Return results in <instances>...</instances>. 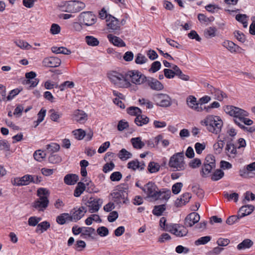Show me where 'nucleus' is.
<instances>
[{
	"mask_svg": "<svg viewBox=\"0 0 255 255\" xmlns=\"http://www.w3.org/2000/svg\"><path fill=\"white\" fill-rule=\"evenodd\" d=\"M202 125L206 127L207 130L215 134L219 133L223 126V122L218 116L210 115L201 122Z\"/></svg>",
	"mask_w": 255,
	"mask_h": 255,
	"instance_id": "obj_1",
	"label": "nucleus"
},
{
	"mask_svg": "<svg viewBox=\"0 0 255 255\" xmlns=\"http://www.w3.org/2000/svg\"><path fill=\"white\" fill-rule=\"evenodd\" d=\"M37 195L38 198L33 202L32 206L38 211H44L48 207L49 201V191L44 188H40L37 191Z\"/></svg>",
	"mask_w": 255,
	"mask_h": 255,
	"instance_id": "obj_2",
	"label": "nucleus"
},
{
	"mask_svg": "<svg viewBox=\"0 0 255 255\" xmlns=\"http://www.w3.org/2000/svg\"><path fill=\"white\" fill-rule=\"evenodd\" d=\"M85 4L78 0L65 1L59 5L60 9L69 13L78 12L85 8Z\"/></svg>",
	"mask_w": 255,
	"mask_h": 255,
	"instance_id": "obj_3",
	"label": "nucleus"
},
{
	"mask_svg": "<svg viewBox=\"0 0 255 255\" xmlns=\"http://www.w3.org/2000/svg\"><path fill=\"white\" fill-rule=\"evenodd\" d=\"M127 197V189L123 187H118L113 192V209L125 204Z\"/></svg>",
	"mask_w": 255,
	"mask_h": 255,
	"instance_id": "obj_4",
	"label": "nucleus"
},
{
	"mask_svg": "<svg viewBox=\"0 0 255 255\" xmlns=\"http://www.w3.org/2000/svg\"><path fill=\"white\" fill-rule=\"evenodd\" d=\"M184 159L183 152L176 153L170 157L168 165L169 167L175 169L176 170L183 171L186 167Z\"/></svg>",
	"mask_w": 255,
	"mask_h": 255,
	"instance_id": "obj_5",
	"label": "nucleus"
},
{
	"mask_svg": "<svg viewBox=\"0 0 255 255\" xmlns=\"http://www.w3.org/2000/svg\"><path fill=\"white\" fill-rule=\"evenodd\" d=\"M224 111L227 114L234 117L236 124L240 122L244 116H248V113L247 111L233 106H227Z\"/></svg>",
	"mask_w": 255,
	"mask_h": 255,
	"instance_id": "obj_6",
	"label": "nucleus"
},
{
	"mask_svg": "<svg viewBox=\"0 0 255 255\" xmlns=\"http://www.w3.org/2000/svg\"><path fill=\"white\" fill-rule=\"evenodd\" d=\"M141 189L147 197L151 198L155 200H158L159 190L154 182H148L141 188Z\"/></svg>",
	"mask_w": 255,
	"mask_h": 255,
	"instance_id": "obj_7",
	"label": "nucleus"
},
{
	"mask_svg": "<svg viewBox=\"0 0 255 255\" xmlns=\"http://www.w3.org/2000/svg\"><path fill=\"white\" fill-rule=\"evenodd\" d=\"M78 21L84 26H89L94 24L97 20L96 16L91 11H84L78 16Z\"/></svg>",
	"mask_w": 255,
	"mask_h": 255,
	"instance_id": "obj_8",
	"label": "nucleus"
},
{
	"mask_svg": "<svg viewBox=\"0 0 255 255\" xmlns=\"http://www.w3.org/2000/svg\"><path fill=\"white\" fill-rule=\"evenodd\" d=\"M113 84L119 87L128 86L129 83L128 81L127 74L124 75L120 73L113 71Z\"/></svg>",
	"mask_w": 255,
	"mask_h": 255,
	"instance_id": "obj_9",
	"label": "nucleus"
},
{
	"mask_svg": "<svg viewBox=\"0 0 255 255\" xmlns=\"http://www.w3.org/2000/svg\"><path fill=\"white\" fill-rule=\"evenodd\" d=\"M127 77L128 81L130 80L132 83L138 85L143 83L146 79V77L137 71H129L127 73Z\"/></svg>",
	"mask_w": 255,
	"mask_h": 255,
	"instance_id": "obj_10",
	"label": "nucleus"
},
{
	"mask_svg": "<svg viewBox=\"0 0 255 255\" xmlns=\"http://www.w3.org/2000/svg\"><path fill=\"white\" fill-rule=\"evenodd\" d=\"M153 100L157 106L167 107L171 105L170 97L165 94H157L153 96Z\"/></svg>",
	"mask_w": 255,
	"mask_h": 255,
	"instance_id": "obj_11",
	"label": "nucleus"
},
{
	"mask_svg": "<svg viewBox=\"0 0 255 255\" xmlns=\"http://www.w3.org/2000/svg\"><path fill=\"white\" fill-rule=\"evenodd\" d=\"M103 204V200L98 198L90 197L86 202L85 205L89 208V211L91 213L99 211Z\"/></svg>",
	"mask_w": 255,
	"mask_h": 255,
	"instance_id": "obj_12",
	"label": "nucleus"
},
{
	"mask_svg": "<svg viewBox=\"0 0 255 255\" xmlns=\"http://www.w3.org/2000/svg\"><path fill=\"white\" fill-rule=\"evenodd\" d=\"M72 133L75 138L78 140H81L85 137V140L87 141L90 140L93 136V132L92 131L90 130L86 132L81 128L73 130L72 131Z\"/></svg>",
	"mask_w": 255,
	"mask_h": 255,
	"instance_id": "obj_13",
	"label": "nucleus"
},
{
	"mask_svg": "<svg viewBox=\"0 0 255 255\" xmlns=\"http://www.w3.org/2000/svg\"><path fill=\"white\" fill-rule=\"evenodd\" d=\"M144 82H146L148 86L153 90L160 91L163 89V84L157 79L152 77H146Z\"/></svg>",
	"mask_w": 255,
	"mask_h": 255,
	"instance_id": "obj_14",
	"label": "nucleus"
},
{
	"mask_svg": "<svg viewBox=\"0 0 255 255\" xmlns=\"http://www.w3.org/2000/svg\"><path fill=\"white\" fill-rule=\"evenodd\" d=\"M86 212V208L83 206L78 208H74L73 211H72L71 216H70V218L71 219V220L76 222L81 219L84 216Z\"/></svg>",
	"mask_w": 255,
	"mask_h": 255,
	"instance_id": "obj_15",
	"label": "nucleus"
},
{
	"mask_svg": "<svg viewBox=\"0 0 255 255\" xmlns=\"http://www.w3.org/2000/svg\"><path fill=\"white\" fill-rule=\"evenodd\" d=\"M200 220L199 215L196 212H192L187 216L185 219L184 224L187 227H192Z\"/></svg>",
	"mask_w": 255,
	"mask_h": 255,
	"instance_id": "obj_16",
	"label": "nucleus"
},
{
	"mask_svg": "<svg viewBox=\"0 0 255 255\" xmlns=\"http://www.w3.org/2000/svg\"><path fill=\"white\" fill-rule=\"evenodd\" d=\"M61 61L57 57H50L45 58L43 60V64L45 66L49 67H57L60 65Z\"/></svg>",
	"mask_w": 255,
	"mask_h": 255,
	"instance_id": "obj_17",
	"label": "nucleus"
},
{
	"mask_svg": "<svg viewBox=\"0 0 255 255\" xmlns=\"http://www.w3.org/2000/svg\"><path fill=\"white\" fill-rule=\"evenodd\" d=\"M207 87L210 93L214 96L215 99L222 101L224 98L227 97L226 94L219 89H216L209 84H208Z\"/></svg>",
	"mask_w": 255,
	"mask_h": 255,
	"instance_id": "obj_18",
	"label": "nucleus"
},
{
	"mask_svg": "<svg viewBox=\"0 0 255 255\" xmlns=\"http://www.w3.org/2000/svg\"><path fill=\"white\" fill-rule=\"evenodd\" d=\"M145 164L143 161L139 162L138 160H133L128 163L127 167L128 169L135 171L136 169L143 170L144 169Z\"/></svg>",
	"mask_w": 255,
	"mask_h": 255,
	"instance_id": "obj_19",
	"label": "nucleus"
},
{
	"mask_svg": "<svg viewBox=\"0 0 255 255\" xmlns=\"http://www.w3.org/2000/svg\"><path fill=\"white\" fill-rule=\"evenodd\" d=\"M255 210L254 206L252 205H246L242 206L239 210L238 213L240 218L250 215Z\"/></svg>",
	"mask_w": 255,
	"mask_h": 255,
	"instance_id": "obj_20",
	"label": "nucleus"
},
{
	"mask_svg": "<svg viewBox=\"0 0 255 255\" xmlns=\"http://www.w3.org/2000/svg\"><path fill=\"white\" fill-rule=\"evenodd\" d=\"M126 23V20L122 18L118 19L113 16V33L114 34H119L121 30V27L124 25Z\"/></svg>",
	"mask_w": 255,
	"mask_h": 255,
	"instance_id": "obj_21",
	"label": "nucleus"
},
{
	"mask_svg": "<svg viewBox=\"0 0 255 255\" xmlns=\"http://www.w3.org/2000/svg\"><path fill=\"white\" fill-rule=\"evenodd\" d=\"M74 120L81 124L84 123L88 119V116L84 111L77 110L74 112Z\"/></svg>",
	"mask_w": 255,
	"mask_h": 255,
	"instance_id": "obj_22",
	"label": "nucleus"
},
{
	"mask_svg": "<svg viewBox=\"0 0 255 255\" xmlns=\"http://www.w3.org/2000/svg\"><path fill=\"white\" fill-rule=\"evenodd\" d=\"M253 171H255V161L248 164L243 169H241L240 170V175L243 177L247 178Z\"/></svg>",
	"mask_w": 255,
	"mask_h": 255,
	"instance_id": "obj_23",
	"label": "nucleus"
},
{
	"mask_svg": "<svg viewBox=\"0 0 255 255\" xmlns=\"http://www.w3.org/2000/svg\"><path fill=\"white\" fill-rule=\"evenodd\" d=\"M173 231V234L179 237L185 236L188 233L186 228L179 224H175V227Z\"/></svg>",
	"mask_w": 255,
	"mask_h": 255,
	"instance_id": "obj_24",
	"label": "nucleus"
},
{
	"mask_svg": "<svg viewBox=\"0 0 255 255\" xmlns=\"http://www.w3.org/2000/svg\"><path fill=\"white\" fill-rule=\"evenodd\" d=\"M191 198V195L189 193H185L175 201V205L177 207L184 205L189 201Z\"/></svg>",
	"mask_w": 255,
	"mask_h": 255,
	"instance_id": "obj_25",
	"label": "nucleus"
},
{
	"mask_svg": "<svg viewBox=\"0 0 255 255\" xmlns=\"http://www.w3.org/2000/svg\"><path fill=\"white\" fill-rule=\"evenodd\" d=\"M78 180V176L75 174H68L64 178V183L68 185H74Z\"/></svg>",
	"mask_w": 255,
	"mask_h": 255,
	"instance_id": "obj_26",
	"label": "nucleus"
},
{
	"mask_svg": "<svg viewBox=\"0 0 255 255\" xmlns=\"http://www.w3.org/2000/svg\"><path fill=\"white\" fill-rule=\"evenodd\" d=\"M118 157L123 161L132 158V154L125 148L122 149L118 154Z\"/></svg>",
	"mask_w": 255,
	"mask_h": 255,
	"instance_id": "obj_27",
	"label": "nucleus"
},
{
	"mask_svg": "<svg viewBox=\"0 0 255 255\" xmlns=\"http://www.w3.org/2000/svg\"><path fill=\"white\" fill-rule=\"evenodd\" d=\"M149 122V118L145 115L139 114L134 119V123L138 126H142Z\"/></svg>",
	"mask_w": 255,
	"mask_h": 255,
	"instance_id": "obj_28",
	"label": "nucleus"
},
{
	"mask_svg": "<svg viewBox=\"0 0 255 255\" xmlns=\"http://www.w3.org/2000/svg\"><path fill=\"white\" fill-rule=\"evenodd\" d=\"M52 52L56 54H63L65 55H69L71 53L70 50L65 47H56L53 46L51 47Z\"/></svg>",
	"mask_w": 255,
	"mask_h": 255,
	"instance_id": "obj_29",
	"label": "nucleus"
},
{
	"mask_svg": "<svg viewBox=\"0 0 255 255\" xmlns=\"http://www.w3.org/2000/svg\"><path fill=\"white\" fill-rule=\"evenodd\" d=\"M85 184L82 182L78 183L77 186L74 190V195L75 197H79L85 190Z\"/></svg>",
	"mask_w": 255,
	"mask_h": 255,
	"instance_id": "obj_30",
	"label": "nucleus"
},
{
	"mask_svg": "<svg viewBox=\"0 0 255 255\" xmlns=\"http://www.w3.org/2000/svg\"><path fill=\"white\" fill-rule=\"evenodd\" d=\"M226 150L227 154H236L237 152V148H240L245 147L246 144H239L237 147L236 144H226Z\"/></svg>",
	"mask_w": 255,
	"mask_h": 255,
	"instance_id": "obj_31",
	"label": "nucleus"
},
{
	"mask_svg": "<svg viewBox=\"0 0 255 255\" xmlns=\"http://www.w3.org/2000/svg\"><path fill=\"white\" fill-rule=\"evenodd\" d=\"M253 245V242L250 239H245L237 246L239 250H244L251 248Z\"/></svg>",
	"mask_w": 255,
	"mask_h": 255,
	"instance_id": "obj_32",
	"label": "nucleus"
},
{
	"mask_svg": "<svg viewBox=\"0 0 255 255\" xmlns=\"http://www.w3.org/2000/svg\"><path fill=\"white\" fill-rule=\"evenodd\" d=\"M165 209L166 206L165 204L155 206L152 213L154 215L160 216L162 214Z\"/></svg>",
	"mask_w": 255,
	"mask_h": 255,
	"instance_id": "obj_33",
	"label": "nucleus"
},
{
	"mask_svg": "<svg viewBox=\"0 0 255 255\" xmlns=\"http://www.w3.org/2000/svg\"><path fill=\"white\" fill-rule=\"evenodd\" d=\"M85 41L87 44L91 46H96L99 44L98 39L93 36H86Z\"/></svg>",
	"mask_w": 255,
	"mask_h": 255,
	"instance_id": "obj_34",
	"label": "nucleus"
},
{
	"mask_svg": "<svg viewBox=\"0 0 255 255\" xmlns=\"http://www.w3.org/2000/svg\"><path fill=\"white\" fill-rule=\"evenodd\" d=\"M160 165L153 161L150 162L148 164L147 169L148 171L151 173H156L158 172L160 169Z\"/></svg>",
	"mask_w": 255,
	"mask_h": 255,
	"instance_id": "obj_35",
	"label": "nucleus"
},
{
	"mask_svg": "<svg viewBox=\"0 0 255 255\" xmlns=\"http://www.w3.org/2000/svg\"><path fill=\"white\" fill-rule=\"evenodd\" d=\"M215 168V166H213L208 163H204L202 168L201 174L203 177L206 176L208 174L211 173L212 170Z\"/></svg>",
	"mask_w": 255,
	"mask_h": 255,
	"instance_id": "obj_36",
	"label": "nucleus"
},
{
	"mask_svg": "<svg viewBox=\"0 0 255 255\" xmlns=\"http://www.w3.org/2000/svg\"><path fill=\"white\" fill-rule=\"evenodd\" d=\"M186 102L188 106L191 109L195 110V108L198 106L196 98L193 96H189L186 99Z\"/></svg>",
	"mask_w": 255,
	"mask_h": 255,
	"instance_id": "obj_37",
	"label": "nucleus"
},
{
	"mask_svg": "<svg viewBox=\"0 0 255 255\" xmlns=\"http://www.w3.org/2000/svg\"><path fill=\"white\" fill-rule=\"evenodd\" d=\"M49 227L50 224L49 222L47 221L42 222L37 225L36 232L38 233L40 232V233H43L46 231Z\"/></svg>",
	"mask_w": 255,
	"mask_h": 255,
	"instance_id": "obj_38",
	"label": "nucleus"
},
{
	"mask_svg": "<svg viewBox=\"0 0 255 255\" xmlns=\"http://www.w3.org/2000/svg\"><path fill=\"white\" fill-rule=\"evenodd\" d=\"M74 85L75 84L74 82L72 81H67L63 82L60 85H58L57 84L56 85L55 88H58L60 89V91H63L66 88H68L70 89L73 88L74 87Z\"/></svg>",
	"mask_w": 255,
	"mask_h": 255,
	"instance_id": "obj_39",
	"label": "nucleus"
},
{
	"mask_svg": "<svg viewBox=\"0 0 255 255\" xmlns=\"http://www.w3.org/2000/svg\"><path fill=\"white\" fill-rule=\"evenodd\" d=\"M217 29L215 27H210L204 31V34L206 38H211L216 35Z\"/></svg>",
	"mask_w": 255,
	"mask_h": 255,
	"instance_id": "obj_40",
	"label": "nucleus"
},
{
	"mask_svg": "<svg viewBox=\"0 0 255 255\" xmlns=\"http://www.w3.org/2000/svg\"><path fill=\"white\" fill-rule=\"evenodd\" d=\"M70 216L68 213H63L57 217L56 221L60 225H63L66 220L70 219Z\"/></svg>",
	"mask_w": 255,
	"mask_h": 255,
	"instance_id": "obj_41",
	"label": "nucleus"
},
{
	"mask_svg": "<svg viewBox=\"0 0 255 255\" xmlns=\"http://www.w3.org/2000/svg\"><path fill=\"white\" fill-rule=\"evenodd\" d=\"M160 142H161L163 144L169 143L168 140L163 139V136L162 135H157V136L155 137L152 140L148 141L147 143H159Z\"/></svg>",
	"mask_w": 255,
	"mask_h": 255,
	"instance_id": "obj_42",
	"label": "nucleus"
},
{
	"mask_svg": "<svg viewBox=\"0 0 255 255\" xmlns=\"http://www.w3.org/2000/svg\"><path fill=\"white\" fill-rule=\"evenodd\" d=\"M113 45L119 47H125L126 45L125 42L121 38L113 35Z\"/></svg>",
	"mask_w": 255,
	"mask_h": 255,
	"instance_id": "obj_43",
	"label": "nucleus"
},
{
	"mask_svg": "<svg viewBox=\"0 0 255 255\" xmlns=\"http://www.w3.org/2000/svg\"><path fill=\"white\" fill-rule=\"evenodd\" d=\"M246 116H244L243 118L241 119V121L240 122L237 123L236 124L238 125L241 128H245L246 127L244 125H246L248 126H250L253 124V122L252 120L246 118Z\"/></svg>",
	"mask_w": 255,
	"mask_h": 255,
	"instance_id": "obj_44",
	"label": "nucleus"
},
{
	"mask_svg": "<svg viewBox=\"0 0 255 255\" xmlns=\"http://www.w3.org/2000/svg\"><path fill=\"white\" fill-rule=\"evenodd\" d=\"M127 112L129 115L135 116L136 117L137 116L141 114V110L136 107H130L127 109Z\"/></svg>",
	"mask_w": 255,
	"mask_h": 255,
	"instance_id": "obj_45",
	"label": "nucleus"
},
{
	"mask_svg": "<svg viewBox=\"0 0 255 255\" xmlns=\"http://www.w3.org/2000/svg\"><path fill=\"white\" fill-rule=\"evenodd\" d=\"M222 45L231 52L233 53L236 44L232 41L226 40L222 43Z\"/></svg>",
	"mask_w": 255,
	"mask_h": 255,
	"instance_id": "obj_46",
	"label": "nucleus"
},
{
	"mask_svg": "<svg viewBox=\"0 0 255 255\" xmlns=\"http://www.w3.org/2000/svg\"><path fill=\"white\" fill-rule=\"evenodd\" d=\"M60 148L59 144H47L45 151L48 153L57 152Z\"/></svg>",
	"mask_w": 255,
	"mask_h": 255,
	"instance_id": "obj_47",
	"label": "nucleus"
},
{
	"mask_svg": "<svg viewBox=\"0 0 255 255\" xmlns=\"http://www.w3.org/2000/svg\"><path fill=\"white\" fill-rule=\"evenodd\" d=\"M224 175V172L221 169L216 170L211 176L213 181H218L221 179Z\"/></svg>",
	"mask_w": 255,
	"mask_h": 255,
	"instance_id": "obj_48",
	"label": "nucleus"
},
{
	"mask_svg": "<svg viewBox=\"0 0 255 255\" xmlns=\"http://www.w3.org/2000/svg\"><path fill=\"white\" fill-rule=\"evenodd\" d=\"M46 151L41 150H36L33 154V157L35 160L41 161L46 156Z\"/></svg>",
	"mask_w": 255,
	"mask_h": 255,
	"instance_id": "obj_49",
	"label": "nucleus"
},
{
	"mask_svg": "<svg viewBox=\"0 0 255 255\" xmlns=\"http://www.w3.org/2000/svg\"><path fill=\"white\" fill-rule=\"evenodd\" d=\"M211 239L210 236H204L199 238L195 242V244L196 246H199L201 245H205L208 243Z\"/></svg>",
	"mask_w": 255,
	"mask_h": 255,
	"instance_id": "obj_50",
	"label": "nucleus"
},
{
	"mask_svg": "<svg viewBox=\"0 0 255 255\" xmlns=\"http://www.w3.org/2000/svg\"><path fill=\"white\" fill-rule=\"evenodd\" d=\"M158 195V199H160L162 200H164L167 201L170 197L171 192L169 190H168L167 191H161L159 190V193Z\"/></svg>",
	"mask_w": 255,
	"mask_h": 255,
	"instance_id": "obj_51",
	"label": "nucleus"
},
{
	"mask_svg": "<svg viewBox=\"0 0 255 255\" xmlns=\"http://www.w3.org/2000/svg\"><path fill=\"white\" fill-rule=\"evenodd\" d=\"M46 110L44 109H41L38 114V119L35 122L36 124L35 125V127H37L41 122H42L46 115Z\"/></svg>",
	"mask_w": 255,
	"mask_h": 255,
	"instance_id": "obj_52",
	"label": "nucleus"
},
{
	"mask_svg": "<svg viewBox=\"0 0 255 255\" xmlns=\"http://www.w3.org/2000/svg\"><path fill=\"white\" fill-rule=\"evenodd\" d=\"M241 219L239 216V213L237 215H232L230 216L226 221V223L229 225H232Z\"/></svg>",
	"mask_w": 255,
	"mask_h": 255,
	"instance_id": "obj_53",
	"label": "nucleus"
},
{
	"mask_svg": "<svg viewBox=\"0 0 255 255\" xmlns=\"http://www.w3.org/2000/svg\"><path fill=\"white\" fill-rule=\"evenodd\" d=\"M147 59L141 53H138L135 59V62L137 64H142L146 62Z\"/></svg>",
	"mask_w": 255,
	"mask_h": 255,
	"instance_id": "obj_54",
	"label": "nucleus"
},
{
	"mask_svg": "<svg viewBox=\"0 0 255 255\" xmlns=\"http://www.w3.org/2000/svg\"><path fill=\"white\" fill-rule=\"evenodd\" d=\"M161 68V63L159 61H156L153 62L151 65L149 71L152 73H155L158 71Z\"/></svg>",
	"mask_w": 255,
	"mask_h": 255,
	"instance_id": "obj_55",
	"label": "nucleus"
},
{
	"mask_svg": "<svg viewBox=\"0 0 255 255\" xmlns=\"http://www.w3.org/2000/svg\"><path fill=\"white\" fill-rule=\"evenodd\" d=\"M183 187V184L181 182H177L174 184L172 187V191L173 194H178Z\"/></svg>",
	"mask_w": 255,
	"mask_h": 255,
	"instance_id": "obj_56",
	"label": "nucleus"
},
{
	"mask_svg": "<svg viewBox=\"0 0 255 255\" xmlns=\"http://www.w3.org/2000/svg\"><path fill=\"white\" fill-rule=\"evenodd\" d=\"M20 178L22 186L27 185L31 182L32 175L26 174Z\"/></svg>",
	"mask_w": 255,
	"mask_h": 255,
	"instance_id": "obj_57",
	"label": "nucleus"
},
{
	"mask_svg": "<svg viewBox=\"0 0 255 255\" xmlns=\"http://www.w3.org/2000/svg\"><path fill=\"white\" fill-rule=\"evenodd\" d=\"M97 232L98 234L101 237H105L109 234L108 229L104 226L98 228Z\"/></svg>",
	"mask_w": 255,
	"mask_h": 255,
	"instance_id": "obj_58",
	"label": "nucleus"
},
{
	"mask_svg": "<svg viewBox=\"0 0 255 255\" xmlns=\"http://www.w3.org/2000/svg\"><path fill=\"white\" fill-rule=\"evenodd\" d=\"M41 220L40 218H37L36 217H30L28 219V223L30 226H35L38 225V222Z\"/></svg>",
	"mask_w": 255,
	"mask_h": 255,
	"instance_id": "obj_59",
	"label": "nucleus"
},
{
	"mask_svg": "<svg viewBox=\"0 0 255 255\" xmlns=\"http://www.w3.org/2000/svg\"><path fill=\"white\" fill-rule=\"evenodd\" d=\"M21 91V89H19L18 88L11 90L6 97V100L8 101L12 100L15 96L18 95Z\"/></svg>",
	"mask_w": 255,
	"mask_h": 255,
	"instance_id": "obj_60",
	"label": "nucleus"
},
{
	"mask_svg": "<svg viewBox=\"0 0 255 255\" xmlns=\"http://www.w3.org/2000/svg\"><path fill=\"white\" fill-rule=\"evenodd\" d=\"M17 46L21 48L29 49L31 48V46L26 42L23 40H18L15 42Z\"/></svg>",
	"mask_w": 255,
	"mask_h": 255,
	"instance_id": "obj_61",
	"label": "nucleus"
},
{
	"mask_svg": "<svg viewBox=\"0 0 255 255\" xmlns=\"http://www.w3.org/2000/svg\"><path fill=\"white\" fill-rule=\"evenodd\" d=\"M201 164V160L198 158H194L191 160L189 163V165L192 168H196L199 167Z\"/></svg>",
	"mask_w": 255,
	"mask_h": 255,
	"instance_id": "obj_62",
	"label": "nucleus"
},
{
	"mask_svg": "<svg viewBox=\"0 0 255 255\" xmlns=\"http://www.w3.org/2000/svg\"><path fill=\"white\" fill-rule=\"evenodd\" d=\"M235 37L240 42L244 43L246 40L245 35L243 33L239 31H236L234 32Z\"/></svg>",
	"mask_w": 255,
	"mask_h": 255,
	"instance_id": "obj_63",
	"label": "nucleus"
},
{
	"mask_svg": "<svg viewBox=\"0 0 255 255\" xmlns=\"http://www.w3.org/2000/svg\"><path fill=\"white\" fill-rule=\"evenodd\" d=\"M223 248L219 247H215L207 253V255H218L223 250Z\"/></svg>",
	"mask_w": 255,
	"mask_h": 255,
	"instance_id": "obj_64",
	"label": "nucleus"
}]
</instances>
